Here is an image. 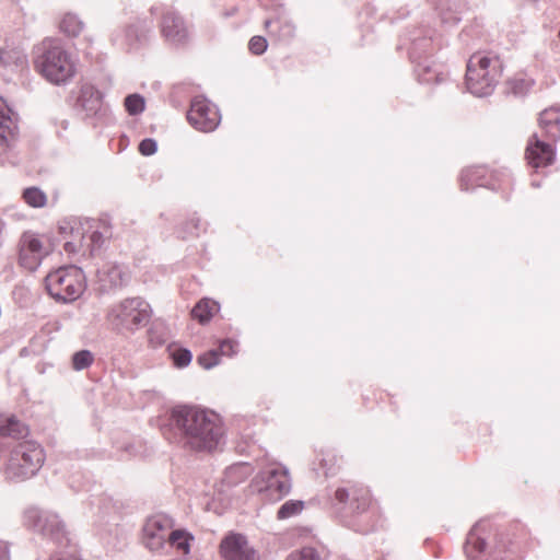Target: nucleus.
Here are the masks:
<instances>
[{"label":"nucleus","instance_id":"a19ab883","mask_svg":"<svg viewBox=\"0 0 560 560\" xmlns=\"http://www.w3.org/2000/svg\"><path fill=\"white\" fill-rule=\"evenodd\" d=\"M80 248H83L82 246H80V243L77 244L73 241H67L63 245V249L69 254L77 253Z\"/></svg>","mask_w":560,"mask_h":560},{"label":"nucleus","instance_id":"58836bf2","mask_svg":"<svg viewBox=\"0 0 560 560\" xmlns=\"http://www.w3.org/2000/svg\"><path fill=\"white\" fill-rule=\"evenodd\" d=\"M158 150V143L152 138H145L139 143V152L144 156L154 154Z\"/></svg>","mask_w":560,"mask_h":560},{"label":"nucleus","instance_id":"a211bd4d","mask_svg":"<svg viewBox=\"0 0 560 560\" xmlns=\"http://www.w3.org/2000/svg\"><path fill=\"white\" fill-rule=\"evenodd\" d=\"M98 280L104 290L117 289L129 282L130 275L125 266L106 264L97 271Z\"/></svg>","mask_w":560,"mask_h":560},{"label":"nucleus","instance_id":"7c9ffc66","mask_svg":"<svg viewBox=\"0 0 560 560\" xmlns=\"http://www.w3.org/2000/svg\"><path fill=\"white\" fill-rule=\"evenodd\" d=\"M93 363V354L90 350H80L72 357V366L77 371L88 369Z\"/></svg>","mask_w":560,"mask_h":560},{"label":"nucleus","instance_id":"423d86ee","mask_svg":"<svg viewBox=\"0 0 560 560\" xmlns=\"http://www.w3.org/2000/svg\"><path fill=\"white\" fill-rule=\"evenodd\" d=\"M150 304L142 298H127L113 305L107 313V319L118 331L135 332L145 326L151 318Z\"/></svg>","mask_w":560,"mask_h":560},{"label":"nucleus","instance_id":"412c9836","mask_svg":"<svg viewBox=\"0 0 560 560\" xmlns=\"http://www.w3.org/2000/svg\"><path fill=\"white\" fill-rule=\"evenodd\" d=\"M12 109L0 98V151H4L15 138L18 129Z\"/></svg>","mask_w":560,"mask_h":560},{"label":"nucleus","instance_id":"9b49d317","mask_svg":"<svg viewBox=\"0 0 560 560\" xmlns=\"http://www.w3.org/2000/svg\"><path fill=\"white\" fill-rule=\"evenodd\" d=\"M174 521L166 514H155L149 517L142 528L143 545L151 551H160L170 540Z\"/></svg>","mask_w":560,"mask_h":560},{"label":"nucleus","instance_id":"f704fd0d","mask_svg":"<svg viewBox=\"0 0 560 560\" xmlns=\"http://www.w3.org/2000/svg\"><path fill=\"white\" fill-rule=\"evenodd\" d=\"M199 364L206 369H212L213 366L220 363V352L219 350H210L198 357Z\"/></svg>","mask_w":560,"mask_h":560},{"label":"nucleus","instance_id":"393cba45","mask_svg":"<svg viewBox=\"0 0 560 560\" xmlns=\"http://www.w3.org/2000/svg\"><path fill=\"white\" fill-rule=\"evenodd\" d=\"M218 310L219 306L215 302L209 299H202L191 310V316L196 318L200 324H206L211 319L213 313Z\"/></svg>","mask_w":560,"mask_h":560},{"label":"nucleus","instance_id":"9d476101","mask_svg":"<svg viewBox=\"0 0 560 560\" xmlns=\"http://www.w3.org/2000/svg\"><path fill=\"white\" fill-rule=\"evenodd\" d=\"M370 504V492L363 487L338 488L332 499V506L342 517L364 513Z\"/></svg>","mask_w":560,"mask_h":560},{"label":"nucleus","instance_id":"49530a36","mask_svg":"<svg viewBox=\"0 0 560 560\" xmlns=\"http://www.w3.org/2000/svg\"><path fill=\"white\" fill-rule=\"evenodd\" d=\"M60 230H61V233H63L66 231V228L65 226H60Z\"/></svg>","mask_w":560,"mask_h":560},{"label":"nucleus","instance_id":"2f4dec72","mask_svg":"<svg viewBox=\"0 0 560 560\" xmlns=\"http://www.w3.org/2000/svg\"><path fill=\"white\" fill-rule=\"evenodd\" d=\"M508 93L515 96H523L532 86V83L525 79H513L508 81Z\"/></svg>","mask_w":560,"mask_h":560},{"label":"nucleus","instance_id":"4c0bfd02","mask_svg":"<svg viewBox=\"0 0 560 560\" xmlns=\"http://www.w3.org/2000/svg\"><path fill=\"white\" fill-rule=\"evenodd\" d=\"M268 47L267 39L262 36H253L248 43V49L254 55H262Z\"/></svg>","mask_w":560,"mask_h":560},{"label":"nucleus","instance_id":"b1692460","mask_svg":"<svg viewBox=\"0 0 560 560\" xmlns=\"http://www.w3.org/2000/svg\"><path fill=\"white\" fill-rule=\"evenodd\" d=\"M479 524L475 525L468 533L464 550L469 559H476L486 549V541L478 534Z\"/></svg>","mask_w":560,"mask_h":560},{"label":"nucleus","instance_id":"f8f14e48","mask_svg":"<svg viewBox=\"0 0 560 560\" xmlns=\"http://www.w3.org/2000/svg\"><path fill=\"white\" fill-rule=\"evenodd\" d=\"M189 124L197 130L210 132L220 124V112L214 104L203 97H195L187 113Z\"/></svg>","mask_w":560,"mask_h":560},{"label":"nucleus","instance_id":"ea45409f","mask_svg":"<svg viewBox=\"0 0 560 560\" xmlns=\"http://www.w3.org/2000/svg\"><path fill=\"white\" fill-rule=\"evenodd\" d=\"M235 343L232 340H223L219 347V352L224 355H232L234 350Z\"/></svg>","mask_w":560,"mask_h":560},{"label":"nucleus","instance_id":"0eeeda50","mask_svg":"<svg viewBox=\"0 0 560 560\" xmlns=\"http://www.w3.org/2000/svg\"><path fill=\"white\" fill-rule=\"evenodd\" d=\"M23 524L26 528L50 539L57 545L68 541L66 524L57 513L37 506L24 511Z\"/></svg>","mask_w":560,"mask_h":560},{"label":"nucleus","instance_id":"aec40b11","mask_svg":"<svg viewBox=\"0 0 560 560\" xmlns=\"http://www.w3.org/2000/svg\"><path fill=\"white\" fill-rule=\"evenodd\" d=\"M30 433L28 427L14 416L0 415V454L4 452L7 444L4 439L21 440Z\"/></svg>","mask_w":560,"mask_h":560},{"label":"nucleus","instance_id":"09e8293b","mask_svg":"<svg viewBox=\"0 0 560 560\" xmlns=\"http://www.w3.org/2000/svg\"><path fill=\"white\" fill-rule=\"evenodd\" d=\"M155 10H158V8H155V7L151 8L152 12H154Z\"/></svg>","mask_w":560,"mask_h":560},{"label":"nucleus","instance_id":"6ab92c4d","mask_svg":"<svg viewBox=\"0 0 560 560\" xmlns=\"http://www.w3.org/2000/svg\"><path fill=\"white\" fill-rule=\"evenodd\" d=\"M77 107L83 110L86 117L96 116L103 107V94L94 85L85 83L80 89Z\"/></svg>","mask_w":560,"mask_h":560},{"label":"nucleus","instance_id":"e433bc0d","mask_svg":"<svg viewBox=\"0 0 560 560\" xmlns=\"http://www.w3.org/2000/svg\"><path fill=\"white\" fill-rule=\"evenodd\" d=\"M478 174H479V168H469V170H466L464 172H462V175H460V187L463 190H469L470 189V186H472L477 178H478Z\"/></svg>","mask_w":560,"mask_h":560},{"label":"nucleus","instance_id":"2eb2a0df","mask_svg":"<svg viewBox=\"0 0 560 560\" xmlns=\"http://www.w3.org/2000/svg\"><path fill=\"white\" fill-rule=\"evenodd\" d=\"M19 264L23 268L35 271L46 256L40 240L32 232H24L19 240Z\"/></svg>","mask_w":560,"mask_h":560},{"label":"nucleus","instance_id":"20e7f679","mask_svg":"<svg viewBox=\"0 0 560 560\" xmlns=\"http://www.w3.org/2000/svg\"><path fill=\"white\" fill-rule=\"evenodd\" d=\"M48 294L61 303L78 300L85 290V276L81 268L70 265L49 272L45 278Z\"/></svg>","mask_w":560,"mask_h":560},{"label":"nucleus","instance_id":"5701e85b","mask_svg":"<svg viewBox=\"0 0 560 560\" xmlns=\"http://www.w3.org/2000/svg\"><path fill=\"white\" fill-rule=\"evenodd\" d=\"M264 26L269 35L275 36L279 40H289L294 36V24L285 19L278 18L276 20H266Z\"/></svg>","mask_w":560,"mask_h":560},{"label":"nucleus","instance_id":"f3484780","mask_svg":"<svg viewBox=\"0 0 560 560\" xmlns=\"http://www.w3.org/2000/svg\"><path fill=\"white\" fill-rule=\"evenodd\" d=\"M89 229H93L90 235H85L81 232V229L70 228L71 233H75L80 238V246L84 247L83 255L89 254L90 257H94L101 250L105 244L106 238L109 236L108 226L104 225V231L100 230L98 222L93 221V224L89 225Z\"/></svg>","mask_w":560,"mask_h":560},{"label":"nucleus","instance_id":"473e14b6","mask_svg":"<svg viewBox=\"0 0 560 560\" xmlns=\"http://www.w3.org/2000/svg\"><path fill=\"white\" fill-rule=\"evenodd\" d=\"M441 24L445 27H453L460 21L459 14L451 8H441L439 12Z\"/></svg>","mask_w":560,"mask_h":560},{"label":"nucleus","instance_id":"ddd939ff","mask_svg":"<svg viewBox=\"0 0 560 560\" xmlns=\"http://www.w3.org/2000/svg\"><path fill=\"white\" fill-rule=\"evenodd\" d=\"M160 28L162 36L171 45L182 46L189 39V30L184 18L172 8L162 11Z\"/></svg>","mask_w":560,"mask_h":560},{"label":"nucleus","instance_id":"37998d69","mask_svg":"<svg viewBox=\"0 0 560 560\" xmlns=\"http://www.w3.org/2000/svg\"><path fill=\"white\" fill-rule=\"evenodd\" d=\"M126 36L128 39H130L131 37H135L137 40H139L137 26H135V25L129 26L126 30Z\"/></svg>","mask_w":560,"mask_h":560},{"label":"nucleus","instance_id":"c85d7f7f","mask_svg":"<svg viewBox=\"0 0 560 560\" xmlns=\"http://www.w3.org/2000/svg\"><path fill=\"white\" fill-rule=\"evenodd\" d=\"M304 509V502L301 500H289L284 502L277 512L279 520L290 518L298 515Z\"/></svg>","mask_w":560,"mask_h":560},{"label":"nucleus","instance_id":"1a4fd4ad","mask_svg":"<svg viewBox=\"0 0 560 560\" xmlns=\"http://www.w3.org/2000/svg\"><path fill=\"white\" fill-rule=\"evenodd\" d=\"M252 488L262 494L264 498L278 501L291 490L289 471L281 466L266 468L255 477Z\"/></svg>","mask_w":560,"mask_h":560},{"label":"nucleus","instance_id":"79ce46f5","mask_svg":"<svg viewBox=\"0 0 560 560\" xmlns=\"http://www.w3.org/2000/svg\"><path fill=\"white\" fill-rule=\"evenodd\" d=\"M50 560H80L77 556L74 555H55V556H51L50 557Z\"/></svg>","mask_w":560,"mask_h":560},{"label":"nucleus","instance_id":"c03bdc74","mask_svg":"<svg viewBox=\"0 0 560 560\" xmlns=\"http://www.w3.org/2000/svg\"><path fill=\"white\" fill-rule=\"evenodd\" d=\"M0 560H10L7 548L0 547Z\"/></svg>","mask_w":560,"mask_h":560},{"label":"nucleus","instance_id":"c756f323","mask_svg":"<svg viewBox=\"0 0 560 560\" xmlns=\"http://www.w3.org/2000/svg\"><path fill=\"white\" fill-rule=\"evenodd\" d=\"M125 108L131 116L141 114L144 110V98L140 94H130L125 98Z\"/></svg>","mask_w":560,"mask_h":560},{"label":"nucleus","instance_id":"c9c22d12","mask_svg":"<svg viewBox=\"0 0 560 560\" xmlns=\"http://www.w3.org/2000/svg\"><path fill=\"white\" fill-rule=\"evenodd\" d=\"M287 560H322L318 551L313 547H304L298 552H292Z\"/></svg>","mask_w":560,"mask_h":560},{"label":"nucleus","instance_id":"cd10ccee","mask_svg":"<svg viewBox=\"0 0 560 560\" xmlns=\"http://www.w3.org/2000/svg\"><path fill=\"white\" fill-rule=\"evenodd\" d=\"M192 539L185 530L173 529L170 536L167 545L175 547L176 549L187 553L189 551V540Z\"/></svg>","mask_w":560,"mask_h":560},{"label":"nucleus","instance_id":"f03ea898","mask_svg":"<svg viewBox=\"0 0 560 560\" xmlns=\"http://www.w3.org/2000/svg\"><path fill=\"white\" fill-rule=\"evenodd\" d=\"M35 69L49 82L66 84L75 74L72 56L56 40L46 39L34 60Z\"/></svg>","mask_w":560,"mask_h":560},{"label":"nucleus","instance_id":"f257e3e1","mask_svg":"<svg viewBox=\"0 0 560 560\" xmlns=\"http://www.w3.org/2000/svg\"><path fill=\"white\" fill-rule=\"evenodd\" d=\"M162 433L171 443L197 452L215 450L223 439V427L213 411L191 406L172 409Z\"/></svg>","mask_w":560,"mask_h":560},{"label":"nucleus","instance_id":"dca6fc26","mask_svg":"<svg viewBox=\"0 0 560 560\" xmlns=\"http://www.w3.org/2000/svg\"><path fill=\"white\" fill-rule=\"evenodd\" d=\"M525 156L532 167H546L553 163L556 151L550 143L542 141L534 133L527 143Z\"/></svg>","mask_w":560,"mask_h":560},{"label":"nucleus","instance_id":"a878e982","mask_svg":"<svg viewBox=\"0 0 560 560\" xmlns=\"http://www.w3.org/2000/svg\"><path fill=\"white\" fill-rule=\"evenodd\" d=\"M60 30L68 36L75 37L82 32L83 22L78 18V15L68 13L60 22Z\"/></svg>","mask_w":560,"mask_h":560},{"label":"nucleus","instance_id":"4468645a","mask_svg":"<svg viewBox=\"0 0 560 560\" xmlns=\"http://www.w3.org/2000/svg\"><path fill=\"white\" fill-rule=\"evenodd\" d=\"M220 555L223 560H259L258 552L238 533H229L220 542Z\"/></svg>","mask_w":560,"mask_h":560},{"label":"nucleus","instance_id":"4be33fe9","mask_svg":"<svg viewBox=\"0 0 560 560\" xmlns=\"http://www.w3.org/2000/svg\"><path fill=\"white\" fill-rule=\"evenodd\" d=\"M539 127L544 137L557 141L560 138V109L555 106L544 109L539 115Z\"/></svg>","mask_w":560,"mask_h":560},{"label":"nucleus","instance_id":"7ed1b4c3","mask_svg":"<svg viewBox=\"0 0 560 560\" xmlns=\"http://www.w3.org/2000/svg\"><path fill=\"white\" fill-rule=\"evenodd\" d=\"M503 63L498 56L474 54L466 70L467 90L475 96L485 97L494 91L502 77Z\"/></svg>","mask_w":560,"mask_h":560},{"label":"nucleus","instance_id":"bb28decb","mask_svg":"<svg viewBox=\"0 0 560 560\" xmlns=\"http://www.w3.org/2000/svg\"><path fill=\"white\" fill-rule=\"evenodd\" d=\"M22 198L26 205L33 208H42L47 202L46 194L38 187H28L23 190Z\"/></svg>","mask_w":560,"mask_h":560},{"label":"nucleus","instance_id":"a18cd8bd","mask_svg":"<svg viewBox=\"0 0 560 560\" xmlns=\"http://www.w3.org/2000/svg\"><path fill=\"white\" fill-rule=\"evenodd\" d=\"M61 127H62V129L66 130L68 128V121L67 120H62L61 121Z\"/></svg>","mask_w":560,"mask_h":560},{"label":"nucleus","instance_id":"de8ad7c7","mask_svg":"<svg viewBox=\"0 0 560 560\" xmlns=\"http://www.w3.org/2000/svg\"><path fill=\"white\" fill-rule=\"evenodd\" d=\"M533 186L539 187V184L538 183H533Z\"/></svg>","mask_w":560,"mask_h":560},{"label":"nucleus","instance_id":"8fccbe9b","mask_svg":"<svg viewBox=\"0 0 560 560\" xmlns=\"http://www.w3.org/2000/svg\"><path fill=\"white\" fill-rule=\"evenodd\" d=\"M559 37H560V30H559Z\"/></svg>","mask_w":560,"mask_h":560},{"label":"nucleus","instance_id":"39448f33","mask_svg":"<svg viewBox=\"0 0 560 560\" xmlns=\"http://www.w3.org/2000/svg\"><path fill=\"white\" fill-rule=\"evenodd\" d=\"M44 460V450L37 442H19L10 452L5 475L11 480L31 478L37 474Z\"/></svg>","mask_w":560,"mask_h":560},{"label":"nucleus","instance_id":"6e6552de","mask_svg":"<svg viewBox=\"0 0 560 560\" xmlns=\"http://www.w3.org/2000/svg\"><path fill=\"white\" fill-rule=\"evenodd\" d=\"M435 40L431 31H428L423 37H412L411 39L409 57L416 63V72L421 83H441L446 78L440 65L429 61L427 58L421 60L422 54L433 50Z\"/></svg>","mask_w":560,"mask_h":560},{"label":"nucleus","instance_id":"72a5a7b5","mask_svg":"<svg viewBox=\"0 0 560 560\" xmlns=\"http://www.w3.org/2000/svg\"><path fill=\"white\" fill-rule=\"evenodd\" d=\"M172 359L175 366L185 368L191 362L192 354L186 348H178L172 352Z\"/></svg>","mask_w":560,"mask_h":560}]
</instances>
